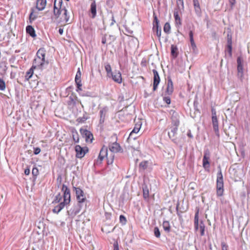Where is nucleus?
Wrapping results in <instances>:
<instances>
[{
  "label": "nucleus",
  "mask_w": 250,
  "mask_h": 250,
  "mask_svg": "<svg viewBox=\"0 0 250 250\" xmlns=\"http://www.w3.org/2000/svg\"><path fill=\"white\" fill-rule=\"evenodd\" d=\"M228 52L229 57L232 56V45H227Z\"/></svg>",
  "instance_id": "obj_55"
},
{
  "label": "nucleus",
  "mask_w": 250,
  "mask_h": 250,
  "mask_svg": "<svg viewBox=\"0 0 250 250\" xmlns=\"http://www.w3.org/2000/svg\"><path fill=\"white\" fill-rule=\"evenodd\" d=\"M194 223H199V210H198L195 214Z\"/></svg>",
  "instance_id": "obj_53"
},
{
  "label": "nucleus",
  "mask_w": 250,
  "mask_h": 250,
  "mask_svg": "<svg viewBox=\"0 0 250 250\" xmlns=\"http://www.w3.org/2000/svg\"><path fill=\"white\" fill-rule=\"evenodd\" d=\"M48 64V61L43 62V60L35 58L33 61V64L32 67L34 68L38 67L39 69H42L44 65H47Z\"/></svg>",
  "instance_id": "obj_9"
},
{
  "label": "nucleus",
  "mask_w": 250,
  "mask_h": 250,
  "mask_svg": "<svg viewBox=\"0 0 250 250\" xmlns=\"http://www.w3.org/2000/svg\"><path fill=\"white\" fill-rule=\"evenodd\" d=\"M163 227L164 230L167 232L170 231V226L169 222L167 221H164L163 223Z\"/></svg>",
  "instance_id": "obj_35"
},
{
  "label": "nucleus",
  "mask_w": 250,
  "mask_h": 250,
  "mask_svg": "<svg viewBox=\"0 0 250 250\" xmlns=\"http://www.w3.org/2000/svg\"><path fill=\"white\" fill-rule=\"evenodd\" d=\"M62 8H57V4H54V15L52 17V19H54V22H56L57 24H59L61 22H62V21L61 20L62 18H59L61 15H62Z\"/></svg>",
  "instance_id": "obj_3"
},
{
  "label": "nucleus",
  "mask_w": 250,
  "mask_h": 250,
  "mask_svg": "<svg viewBox=\"0 0 250 250\" xmlns=\"http://www.w3.org/2000/svg\"><path fill=\"white\" fill-rule=\"evenodd\" d=\"M26 32L27 34L29 35L32 38L36 37L35 30L32 25H29L26 27Z\"/></svg>",
  "instance_id": "obj_26"
},
{
  "label": "nucleus",
  "mask_w": 250,
  "mask_h": 250,
  "mask_svg": "<svg viewBox=\"0 0 250 250\" xmlns=\"http://www.w3.org/2000/svg\"><path fill=\"white\" fill-rule=\"evenodd\" d=\"M153 31L160 39L161 35V28L159 26H153Z\"/></svg>",
  "instance_id": "obj_33"
},
{
  "label": "nucleus",
  "mask_w": 250,
  "mask_h": 250,
  "mask_svg": "<svg viewBox=\"0 0 250 250\" xmlns=\"http://www.w3.org/2000/svg\"><path fill=\"white\" fill-rule=\"evenodd\" d=\"M81 72L80 71V68H78V70L77 71V74L75 76V83L77 85V89L76 91L77 92H79L80 90H82V84L81 83Z\"/></svg>",
  "instance_id": "obj_12"
},
{
  "label": "nucleus",
  "mask_w": 250,
  "mask_h": 250,
  "mask_svg": "<svg viewBox=\"0 0 250 250\" xmlns=\"http://www.w3.org/2000/svg\"><path fill=\"white\" fill-rule=\"evenodd\" d=\"M120 219V222L121 223H122L123 225H125L126 223V219L125 217L123 215H121L119 217Z\"/></svg>",
  "instance_id": "obj_48"
},
{
  "label": "nucleus",
  "mask_w": 250,
  "mask_h": 250,
  "mask_svg": "<svg viewBox=\"0 0 250 250\" xmlns=\"http://www.w3.org/2000/svg\"><path fill=\"white\" fill-rule=\"evenodd\" d=\"M222 250H227L228 246L224 242L221 243Z\"/></svg>",
  "instance_id": "obj_63"
},
{
  "label": "nucleus",
  "mask_w": 250,
  "mask_h": 250,
  "mask_svg": "<svg viewBox=\"0 0 250 250\" xmlns=\"http://www.w3.org/2000/svg\"><path fill=\"white\" fill-rule=\"evenodd\" d=\"M75 150L76 152V157L82 158L84 157L88 149L87 147H82L80 145H76L75 147Z\"/></svg>",
  "instance_id": "obj_6"
},
{
  "label": "nucleus",
  "mask_w": 250,
  "mask_h": 250,
  "mask_svg": "<svg viewBox=\"0 0 250 250\" xmlns=\"http://www.w3.org/2000/svg\"><path fill=\"white\" fill-rule=\"evenodd\" d=\"M170 29H171V27H170V24L168 22H166L164 26V31L166 34H168L170 33Z\"/></svg>",
  "instance_id": "obj_41"
},
{
  "label": "nucleus",
  "mask_w": 250,
  "mask_h": 250,
  "mask_svg": "<svg viewBox=\"0 0 250 250\" xmlns=\"http://www.w3.org/2000/svg\"><path fill=\"white\" fill-rule=\"evenodd\" d=\"M41 152V149L39 147H34V154L35 155H38Z\"/></svg>",
  "instance_id": "obj_58"
},
{
  "label": "nucleus",
  "mask_w": 250,
  "mask_h": 250,
  "mask_svg": "<svg viewBox=\"0 0 250 250\" xmlns=\"http://www.w3.org/2000/svg\"><path fill=\"white\" fill-rule=\"evenodd\" d=\"M189 40L191 44V46L193 51L196 48V46L193 39V33L192 31L190 30L189 32Z\"/></svg>",
  "instance_id": "obj_29"
},
{
  "label": "nucleus",
  "mask_w": 250,
  "mask_h": 250,
  "mask_svg": "<svg viewBox=\"0 0 250 250\" xmlns=\"http://www.w3.org/2000/svg\"><path fill=\"white\" fill-rule=\"evenodd\" d=\"M174 18L175 20V23L176 27L179 28L182 25L181 19L179 15V11L177 9H175L174 12Z\"/></svg>",
  "instance_id": "obj_19"
},
{
  "label": "nucleus",
  "mask_w": 250,
  "mask_h": 250,
  "mask_svg": "<svg viewBox=\"0 0 250 250\" xmlns=\"http://www.w3.org/2000/svg\"><path fill=\"white\" fill-rule=\"evenodd\" d=\"M104 68L107 73V77L112 76V73L113 72H112L111 65L109 63L106 62L104 63Z\"/></svg>",
  "instance_id": "obj_31"
},
{
  "label": "nucleus",
  "mask_w": 250,
  "mask_h": 250,
  "mask_svg": "<svg viewBox=\"0 0 250 250\" xmlns=\"http://www.w3.org/2000/svg\"><path fill=\"white\" fill-rule=\"evenodd\" d=\"M62 198V195L60 193H59L56 196L54 202L55 203H59L61 201Z\"/></svg>",
  "instance_id": "obj_50"
},
{
  "label": "nucleus",
  "mask_w": 250,
  "mask_h": 250,
  "mask_svg": "<svg viewBox=\"0 0 250 250\" xmlns=\"http://www.w3.org/2000/svg\"><path fill=\"white\" fill-rule=\"evenodd\" d=\"M213 128L216 133L219 132L218 122L217 118H212Z\"/></svg>",
  "instance_id": "obj_30"
},
{
  "label": "nucleus",
  "mask_w": 250,
  "mask_h": 250,
  "mask_svg": "<svg viewBox=\"0 0 250 250\" xmlns=\"http://www.w3.org/2000/svg\"><path fill=\"white\" fill-rule=\"evenodd\" d=\"M193 5H194V8L200 7L198 0H193Z\"/></svg>",
  "instance_id": "obj_59"
},
{
  "label": "nucleus",
  "mask_w": 250,
  "mask_h": 250,
  "mask_svg": "<svg viewBox=\"0 0 250 250\" xmlns=\"http://www.w3.org/2000/svg\"><path fill=\"white\" fill-rule=\"evenodd\" d=\"M77 99V96L73 93L69 97V101L68 104L70 105H75L76 104V101Z\"/></svg>",
  "instance_id": "obj_28"
},
{
  "label": "nucleus",
  "mask_w": 250,
  "mask_h": 250,
  "mask_svg": "<svg viewBox=\"0 0 250 250\" xmlns=\"http://www.w3.org/2000/svg\"><path fill=\"white\" fill-rule=\"evenodd\" d=\"M45 53L46 50L44 48H41L39 49L36 53V58L43 60V62L47 61L45 59Z\"/></svg>",
  "instance_id": "obj_20"
},
{
  "label": "nucleus",
  "mask_w": 250,
  "mask_h": 250,
  "mask_svg": "<svg viewBox=\"0 0 250 250\" xmlns=\"http://www.w3.org/2000/svg\"><path fill=\"white\" fill-rule=\"evenodd\" d=\"M7 69L6 63L5 62H0V76H3L6 74Z\"/></svg>",
  "instance_id": "obj_27"
},
{
  "label": "nucleus",
  "mask_w": 250,
  "mask_h": 250,
  "mask_svg": "<svg viewBox=\"0 0 250 250\" xmlns=\"http://www.w3.org/2000/svg\"><path fill=\"white\" fill-rule=\"evenodd\" d=\"M147 167V162L143 161L140 163L139 167L140 168H142L143 169H146Z\"/></svg>",
  "instance_id": "obj_44"
},
{
  "label": "nucleus",
  "mask_w": 250,
  "mask_h": 250,
  "mask_svg": "<svg viewBox=\"0 0 250 250\" xmlns=\"http://www.w3.org/2000/svg\"><path fill=\"white\" fill-rule=\"evenodd\" d=\"M87 119V117L83 115L82 117H79L77 119V122L79 123H83Z\"/></svg>",
  "instance_id": "obj_46"
},
{
  "label": "nucleus",
  "mask_w": 250,
  "mask_h": 250,
  "mask_svg": "<svg viewBox=\"0 0 250 250\" xmlns=\"http://www.w3.org/2000/svg\"><path fill=\"white\" fill-rule=\"evenodd\" d=\"M91 1L89 12L91 14L90 17L94 19L97 15V6L95 0H91Z\"/></svg>",
  "instance_id": "obj_16"
},
{
  "label": "nucleus",
  "mask_w": 250,
  "mask_h": 250,
  "mask_svg": "<svg viewBox=\"0 0 250 250\" xmlns=\"http://www.w3.org/2000/svg\"><path fill=\"white\" fill-rule=\"evenodd\" d=\"M209 157H210V153H209V151L207 149L206 151H205L204 157L203 158V166L205 168H207L209 167Z\"/></svg>",
  "instance_id": "obj_13"
},
{
  "label": "nucleus",
  "mask_w": 250,
  "mask_h": 250,
  "mask_svg": "<svg viewBox=\"0 0 250 250\" xmlns=\"http://www.w3.org/2000/svg\"><path fill=\"white\" fill-rule=\"evenodd\" d=\"M178 115L176 112H174L171 116V126L173 127H178L180 121L178 117Z\"/></svg>",
  "instance_id": "obj_18"
},
{
  "label": "nucleus",
  "mask_w": 250,
  "mask_h": 250,
  "mask_svg": "<svg viewBox=\"0 0 250 250\" xmlns=\"http://www.w3.org/2000/svg\"><path fill=\"white\" fill-rule=\"evenodd\" d=\"M178 48L176 46L171 45V54L174 57L176 58L178 56Z\"/></svg>",
  "instance_id": "obj_36"
},
{
  "label": "nucleus",
  "mask_w": 250,
  "mask_h": 250,
  "mask_svg": "<svg viewBox=\"0 0 250 250\" xmlns=\"http://www.w3.org/2000/svg\"><path fill=\"white\" fill-rule=\"evenodd\" d=\"M107 163L108 165L112 164L114 160V156H112L110 158L107 157Z\"/></svg>",
  "instance_id": "obj_60"
},
{
  "label": "nucleus",
  "mask_w": 250,
  "mask_h": 250,
  "mask_svg": "<svg viewBox=\"0 0 250 250\" xmlns=\"http://www.w3.org/2000/svg\"><path fill=\"white\" fill-rule=\"evenodd\" d=\"M219 170L217 174L216 189L217 195L221 196L224 192V181L222 171L220 167H218Z\"/></svg>",
  "instance_id": "obj_2"
},
{
  "label": "nucleus",
  "mask_w": 250,
  "mask_h": 250,
  "mask_svg": "<svg viewBox=\"0 0 250 250\" xmlns=\"http://www.w3.org/2000/svg\"><path fill=\"white\" fill-rule=\"evenodd\" d=\"M80 131L82 136L85 138L86 142L92 143L93 137V134L90 131L86 129L81 128Z\"/></svg>",
  "instance_id": "obj_7"
},
{
  "label": "nucleus",
  "mask_w": 250,
  "mask_h": 250,
  "mask_svg": "<svg viewBox=\"0 0 250 250\" xmlns=\"http://www.w3.org/2000/svg\"><path fill=\"white\" fill-rule=\"evenodd\" d=\"M177 7L178 11L181 10V9H184V2L183 0H177Z\"/></svg>",
  "instance_id": "obj_42"
},
{
  "label": "nucleus",
  "mask_w": 250,
  "mask_h": 250,
  "mask_svg": "<svg viewBox=\"0 0 250 250\" xmlns=\"http://www.w3.org/2000/svg\"><path fill=\"white\" fill-rule=\"evenodd\" d=\"M62 191L63 192V201L58 205L61 210L65 206L69 204L71 200L70 190L65 185H62Z\"/></svg>",
  "instance_id": "obj_1"
},
{
  "label": "nucleus",
  "mask_w": 250,
  "mask_h": 250,
  "mask_svg": "<svg viewBox=\"0 0 250 250\" xmlns=\"http://www.w3.org/2000/svg\"><path fill=\"white\" fill-rule=\"evenodd\" d=\"M83 206V203L78 202L76 205H74L67 210L68 215L71 217H74L80 212Z\"/></svg>",
  "instance_id": "obj_4"
},
{
  "label": "nucleus",
  "mask_w": 250,
  "mask_h": 250,
  "mask_svg": "<svg viewBox=\"0 0 250 250\" xmlns=\"http://www.w3.org/2000/svg\"><path fill=\"white\" fill-rule=\"evenodd\" d=\"M108 78H111L112 79L118 83H121L122 82V78L121 72L119 71L115 70L112 73V76H109Z\"/></svg>",
  "instance_id": "obj_11"
},
{
  "label": "nucleus",
  "mask_w": 250,
  "mask_h": 250,
  "mask_svg": "<svg viewBox=\"0 0 250 250\" xmlns=\"http://www.w3.org/2000/svg\"><path fill=\"white\" fill-rule=\"evenodd\" d=\"M143 197L144 199H147L149 197V190L147 187L146 185L143 187Z\"/></svg>",
  "instance_id": "obj_34"
},
{
  "label": "nucleus",
  "mask_w": 250,
  "mask_h": 250,
  "mask_svg": "<svg viewBox=\"0 0 250 250\" xmlns=\"http://www.w3.org/2000/svg\"><path fill=\"white\" fill-rule=\"evenodd\" d=\"M113 250H119V245L117 241H115L113 244Z\"/></svg>",
  "instance_id": "obj_62"
},
{
  "label": "nucleus",
  "mask_w": 250,
  "mask_h": 250,
  "mask_svg": "<svg viewBox=\"0 0 250 250\" xmlns=\"http://www.w3.org/2000/svg\"><path fill=\"white\" fill-rule=\"evenodd\" d=\"M173 92V83L172 81L170 78H168L167 79V88L166 91V94L167 95H170L172 94Z\"/></svg>",
  "instance_id": "obj_21"
},
{
  "label": "nucleus",
  "mask_w": 250,
  "mask_h": 250,
  "mask_svg": "<svg viewBox=\"0 0 250 250\" xmlns=\"http://www.w3.org/2000/svg\"><path fill=\"white\" fill-rule=\"evenodd\" d=\"M166 94H165V96L163 97V101L167 103L168 104H169L171 103V99L169 95L166 96Z\"/></svg>",
  "instance_id": "obj_47"
},
{
  "label": "nucleus",
  "mask_w": 250,
  "mask_h": 250,
  "mask_svg": "<svg viewBox=\"0 0 250 250\" xmlns=\"http://www.w3.org/2000/svg\"><path fill=\"white\" fill-rule=\"evenodd\" d=\"M229 2L230 5V7L232 8L233 6L235 3V0H229Z\"/></svg>",
  "instance_id": "obj_64"
},
{
  "label": "nucleus",
  "mask_w": 250,
  "mask_h": 250,
  "mask_svg": "<svg viewBox=\"0 0 250 250\" xmlns=\"http://www.w3.org/2000/svg\"><path fill=\"white\" fill-rule=\"evenodd\" d=\"M154 77H153V90L155 91L157 88L158 85L160 82V78L159 75L158 71L155 69L152 70Z\"/></svg>",
  "instance_id": "obj_10"
},
{
  "label": "nucleus",
  "mask_w": 250,
  "mask_h": 250,
  "mask_svg": "<svg viewBox=\"0 0 250 250\" xmlns=\"http://www.w3.org/2000/svg\"><path fill=\"white\" fill-rule=\"evenodd\" d=\"M32 174L33 175V181L35 182L37 178V176L39 174V170L36 167L33 168L32 170Z\"/></svg>",
  "instance_id": "obj_38"
},
{
  "label": "nucleus",
  "mask_w": 250,
  "mask_h": 250,
  "mask_svg": "<svg viewBox=\"0 0 250 250\" xmlns=\"http://www.w3.org/2000/svg\"><path fill=\"white\" fill-rule=\"evenodd\" d=\"M52 211L54 213L58 214L61 211V210L60 209V208H59L58 206L57 205L54 207V208Z\"/></svg>",
  "instance_id": "obj_56"
},
{
  "label": "nucleus",
  "mask_w": 250,
  "mask_h": 250,
  "mask_svg": "<svg viewBox=\"0 0 250 250\" xmlns=\"http://www.w3.org/2000/svg\"><path fill=\"white\" fill-rule=\"evenodd\" d=\"M37 18V15L34 14L33 9H31V12L29 15V22L32 23L33 21L35 20Z\"/></svg>",
  "instance_id": "obj_40"
},
{
  "label": "nucleus",
  "mask_w": 250,
  "mask_h": 250,
  "mask_svg": "<svg viewBox=\"0 0 250 250\" xmlns=\"http://www.w3.org/2000/svg\"><path fill=\"white\" fill-rule=\"evenodd\" d=\"M108 109L106 107H104L100 111V124H103L105 120V118L106 115V113L107 112Z\"/></svg>",
  "instance_id": "obj_23"
},
{
  "label": "nucleus",
  "mask_w": 250,
  "mask_h": 250,
  "mask_svg": "<svg viewBox=\"0 0 250 250\" xmlns=\"http://www.w3.org/2000/svg\"><path fill=\"white\" fill-rule=\"evenodd\" d=\"M62 19L61 20L62 21H64L65 22L67 23L69 22V15L68 13L67 10L65 8V7H63L62 9Z\"/></svg>",
  "instance_id": "obj_24"
},
{
  "label": "nucleus",
  "mask_w": 250,
  "mask_h": 250,
  "mask_svg": "<svg viewBox=\"0 0 250 250\" xmlns=\"http://www.w3.org/2000/svg\"><path fill=\"white\" fill-rule=\"evenodd\" d=\"M46 0H37L36 8L39 11L43 10L46 6Z\"/></svg>",
  "instance_id": "obj_25"
},
{
  "label": "nucleus",
  "mask_w": 250,
  "mask_h": 250,
  "mask_svg": "<svg viewBox=\"0 0 250 250\" xmlns=\"http://www.w3.org/2000/svg\"><path fill=\"white\" fill-rule=\"evenodd\" d=\"M227 45H232V37L229 34L227 35Z\"/></svg>",
  "instance_id": "obj_52"
},
{
  "label": "nucleus",
  "mask_w": 250,
  "mask_h": 250,
  "mask_svg": "<svg viewBox=\"0 0 250 250\" xmlns=\"http://www.w3.org/2000/svg\"><path fill=\"white\" fill-rule=\"evenodd\" d=\"M159 21L157 19L156 16L154 15L153 26H159Z\"/></svg>",
  "instance_id": "obj_54"
},
{
  "label": "nucleus",
  "mask_w": 250,
  "mask_h": 250,
  "mask_svg": "<svg viewBox=\"0 0 250 250\" xmlns=\"http://www.w3.org/2000/svg\"><path fill=\"white\" fill-rule=\"evenodd\" d=\"M105 157H107V149L106 147H102L100 150L98 158L94 163L95 165H99L102 163Z\"/></svg>",
  "instance_id": "obj_8"
},
{
  "label": "nucleus",
  "mask_w": 250,
  "mask_h": 250,
  "mask_svg": "<svg viewBox=\"0 0 250 250\" xmlns=\"http://www.w3.org/2000/svg\"><path fill=\"white\" fill-rule=\"evenodd\" d=\"M71 133L72 134L73 140L75 141V143H78L79 141V138L77 130L73 128L71 130Z\"/></svg>",
  "instance_id": "obj_32"
},
{
  "label": "nucleus",
  "mask_w": 250,
  "mask_h": 250,
  "mask_svg": "<svg viewBox=\"0 0 250 250\" xmlns=\"http://www.w3.org/2000/svg\"><path fill=\"white\" fill-rule=\"evenodd\" d=\"M106 4L108 5L109 7H112L114 5V2L113 0H106Z\"/></svg>",
  "instance_id": "obj_57"
},
{
  "label": "nucleus",
  "mask_w": 250,
  "mask_h": 250,
  "mask_svg": "<svg viewBox=\"0 0 250 250\" xmlns=\"http://www.w3.org/2000/svg\"><path fill=\"white\" fill-rule=\"evenodd\" d=\"M141 125H140V124H136L135 125V126L134 127L133 129L130 132V134L129 135L128 138H127V141L128 142H129L130 141L131 138H132L134 140H135L136 139V137H133L132 136L133 134V133H137L139 131V130H140V129L141 128Z\"/></svg>",
  "instance_id": "obj_22"
},
{
  "label": "nucleus",
  "mask_w": 250,
  "mask_h": 250,
  "mask_svg": "<svg viewBox=\"0 0 250 250\" xmlns=\"http://www.w3.org/2000/svg\"><path fill=\"white\" fill-rule=\"evenodd\" d=\"M35 69L33 67H31L28 71L26 73L25 78L26 80L30 79L33 74V70Z\"/></svg>",
  "instance_id": "obj_37"
},
{
  "label": "nucleus",
  "mask_w": 250,
  "mask_h": 250,
  "mask_svg": "<svg viewBox=\"0 0 250 250\" xmlns=\"http://www.w3.org/2000/svg\"><path fill=\"white\" fill-rule=\"evenodd\" d=\"M237 71L238 76H242L243 74V59L241 57L237 58Z\"/></svg>",
  "instance_id": "obj_17"
},
{
  "label": "nucleus",
  "mask_w": 250,
  "mask_h": 250,
  "mask_svg": "<svg viewBox=\"0 0 250 250\" xmlns=\"http://www.w3.org/2000/svg\"><path fill=\"white\" fill-rule=\"evenodd\" d=\"M5 89V83L2 78H0V90L3 91Z\"/></svg>",
  "instance_id": "obj_45"
},
{
  "label": "nucleus",
  "mask_w": 250,
  "mask_h": 250,
  "mask_svg": "<svg viewBox=\"0 0 250 250\" xmlns=\"http://www.w3.org/2000/svg\"><path fill=\"white\" fill-rule=\"evenodd\" d=\"M109 40L110 41V42L109 43V44L111 43L112 42L115 41L116 39V38L114 36H113V35H109Z\"/></svg>",
  "instance_id": "obj_61"
},
{
  "label": "nucleus",
  "mask_w": 250,
  "mask_h": 250,
  "mask_svg": "<svg viewBox=\"0 0 250 250\" xmlns=\"http://www.w3.org/2000/svg\"><path fill=\"white\" fill-rule=\"evenodd\" d=\"M154 234L157 238H159L161 236L160 230L157 227H155L154 229Z\"/></svg>",
  "instance_id": "obj_43"
},
{
  "label": "nucleus",
  "mask_w": 250,
  "mask_h": 250,
  "mask_svg": "<svg viewBox=\"0 0 250 250\" xmlns=\"http://www.w3.org/2000/svg\"><path fill=\"white\" fill-rule=\"evenodd\" d=\"M205 226L203 221H201L199 223V229H200V234L203 236L205 234Z\"/></svg>",
  "instance_id": "obj_39"
},
{
  "label": "nucleus",
  "mask_w": 250,
  "mask_h": 250,
  "mask_svg": "<svg viewBox=\"0 0 250 250\" xmlns=\"http://www.w3.org/2000/svg\"><path fill=\"white\" fill-rule=\"evenodd\" d=\"M75 192L77 200L79 203H83L86 201V197L83 190L80 188L73 187Z\"/></svg>",
  "instance_id": "obj_5"
},
{
  "label": "nucleus",
  "mask_w": 250,
  "mask_h": 250,
  "mask_svg": "<svg viewBox=\"0 0 250 250\" xmlns=\"http://www.w3.org/2000/svg\"><path fill=\"white\" fill-rule=\"evenodd\" d=\"M109 150L113 153H117L123 151V149L121 148L120 145L116 143H113L109 146Z\"/></svg>",
  "instance_id": "obj_15"
},
{
  "label": "nucleus",
  "mask_w": 250,
  "mask_h": 250,
  "mask_svg": "<svg viewBox=\"0 0 250 250\" xmlns=\"http://www.w3.org/2000/svg\"><path fill=\"white\" fill-rule=\"evenodd\" d=\"M57 4V8H62V0H55L54 4Z\"/></svg>",
  "instance_id": "obj_49"
},
{
  "label": "nucleus",
  "mask_w": 250,
  "mask_h": 250,
  "mask_svg": "<svg viewBox=\"0 0 250 250\" xmlns=\"http://www.w3.org/2000/svg\"><path fill=\"white\" fill-rule=\"evenodd\" d=\"M194 10L197 16L200 17L201 15V10L200 7H194Z\"/></svg>",
  "instance_id": "obj_51"
},
{
  "label": "nucleus",
  "mask_w": 250,
  "mask_h": 250,
  "mask_svg": "<svg viewBox=\"0 0 250 250\" xmlns=\"http://www.w3.org/2000/svg\"><path fill=\"white\" fill-rule=\"evenodd\" d=\"M170 131L168 132L169 138L174 142L176 140V135L177 133L178 127L171 126L170 127Z\"/></svg>",
  "instance_id": "obj_14"
}]
</instances>
